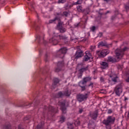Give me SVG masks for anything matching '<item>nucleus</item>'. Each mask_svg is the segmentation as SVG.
<instances>
[{
  "label": "nucleus",
  "mask_w": 129,
  "mask_h": 129,
  "mask_svg": "<svg viewBox=\"0 0 129 129\" xmlns=\"http://www.w3.org/2000/svg\"><path fill=\"white\" fill-rule=\"evenodd\" d=\"M65 121V117L62 116L60 118L58 122H59L60 123H63Z\"/></svg>",
  "instance_id": "nucleus-26"
},
{
  "label": "nucleus",
  "mask_w": 129,
  "mask_h": 129,
  "mask_svg": "<svg viewBox=\"0 0 129 129\" xmlns=\"http://www.w3.org/2000/svg\"><path fill=\"white\" fill-rule=\"evenodd\" d=\"M66 53H67V48L63 47L59 50L57 53V55L60 56V57H63L64 54H66Z\"/></svg>",
  "instance_id": "nucleus-8"
},
{
  "label": "nucleus",
  "mask_w": 129,
  "mask_h": 129,
  "mask_svg": "<svg viewBox=\"0 0 129 129\" xmlns=\"http://www.w3.org/2000/svg\"><path fill=\"white\" fill-rule=\"evenodd\" d=\"M107 113L108 114L112 113V110L111 109H108Z\"/></svg>",
  "instance_id": "nucleus-41"
},
{
  "label": "nucleus",
  "mask_w": 129,
  "mask_h": 129,
  "mask_svg": "<svg viewBox=\"0 0 129 129\" xmlns=\"http://www.w3.org/2000/svg\"><path fill=\"white\" fill-rule=\"evenodd\" d=\"M93 85H94V83L92 82H90V84L88 85V87H91V88H93Z\"/></svg>",
  "instance_id": "nucleus-30"
},
{
  "label": "nucleus",
  "mask_w": 129,
  "mask_h": 129,
  "mask_svg": "<svg viewBox=\"0 0 129 129\" xmlns=\"http://www.w3.org/2000/svg\"><path fill=\"white\" fill-rule=\"evenodd\" d=\"M48 60L46 59H45V62H47Z\"/></svg>",
  "instance_id": "nucleus-56"
},
{
  "label": "nucleus",
  "mask_w": 129,
  "mask_h": 129,
  "mask_svg": "<svg viewBox=\"0 0 129 129\" xmlns=\"http://www.w3.org/2000/svg\"><path fill=\"white\" fill-rule=\"evenodd\" d=\"M98 46L99 47H103V46L107 47V43L105 42V41H101L99 43Z\"/></svg>",
  "instance_id": "nucleus-20"
},
{
  "label": "nucleus",
  "mask_w": 129,
  "mask_h": 129,
  "mask_svg": "<svg viewBox=\"0 0 129 129\" xmlns=\"http://www.w3.org/2000/svg\"><path fill=\"white\" fill-rule=\"evenodd\" d=\"M66 10H69V9H70V7H69V4H67L66 5Z\"/></svg>",
  "instance_id": "nucleus-43"
},
{
  "label": "nucleus",
  "mask_w": 129,
  "mask_h": 129,
  "mask_svg": "<svg viewBox=\"0 0 129 129\" xmlns=\"http://www.w3.org/2000/svg\"><path fill=\"white\" fill-rule=\"evenodd\" d=\"M78 26H79V23L75 24V26L76 27H78Z\"/></svg>",
  "instance_id": "nucleus-47"
},
{
  "label": "nucleus",
  "mask_w": 129,
  "mask_h": 129,
  "mask_svg": "<svg viewBox=\"0 0 129 129\" xmlns=\"http://www.w3.org/2000/svg\"><path fill=\"white\" fill-rule=\"evenodd\" d=\"M69 15V13L68 12L64 11L61 14V17H66L67 18L68 17V15Z\"/></svg>",
  "instance_id": "nucleus-25"
},
{
  "label": "nucleus",
  "mask_w": 129,
  "mask_h": 129,
  "mask_svg": "<svg viewBox=\"0 0 129 129\" xmlns=\"http://www.w3.org/2000/svg\"><path fill=\"white\" fill-rule=\"evenodd\" d=\"M67 0H58L59 4H64V3H66Z\"/></svg>",
  "instance_id": "nucleus-35"
},
{
  "label": "nucleus",
  "mask_w": 129,
  "mask_h": 129,
  "mask_svg": "<svg viewBox=\"0 0 129 129\" xmlns=\"http://www.w3.org/2000/svg\"><path fill=\"white\" fill-rule=\"evenodd\" d=\"M63 67H64V61H58L57 62V67L55 69V72H60Z\"/></svg>",
  "instance_id": "nucleus-7"
},
{
  "label": "nucleus",
  "mask_w": 129,
  "mask_h": 129,
  "mask_svg": "<svg viewBox=\"0 0 129 129\" xmlns=\"http://www.w3.org/2000/svg\"><path fill=\"white\" fill-rule=\"evenodd\" d=\"M90 94V92H88L87 93L83 94H79L77 95V99L79 102H82L85 100H87V98Z\"/></svg>",
  "instance_id": "nucleus-4"
},
{
  "label": "nucleus",
  "mask_w": 129,
  "mask_h": 129,
  "mask_svg": "<svg viewBox=\"0 0 129 129\" xmlns=\"http://www.w3.org/2000/svg\"><path fill=\"white\" fill-rule=\"evenodd\" d=\"M11 125H8V126H5V128L6 129H11Z\"/></svg>",
  "instance_id": "nucleus-42"
},
{
  "label": "nucleus",
  "mask_w": 129,
  "mask_h": 129,
  "mask_svg": "<svg viewBox=\"0 0 129 129\" xmlns=\"http://www.w3.org/2000/svg\"><path fill=\"white\" fill-rule=\"evenodd\" d=\"M44 44H46V43L45 42H44Z\"/></svg>",
  "instance_id": "nucleus-57"
},
{
  "label": "nucleus",
  "mask_w": 129,
  "mask_h": 129,
  "mask_svg": "<svg viewBox=\"0 0 129 129\" xmlns=\"http://www.w3.org/2000/svg\"><path fill=\"white\" fill-rule=\"evenodd\" d=\"M100 80L101 82H104V81H105V79L102 77H101L100 78Z\"/></svg>",
  "instance_id": "nucleus-39"
},
{
  "label": "nucleus",
  "mask_w": 129,
  "mask_h": 129,
  "mask_svg": "<svg viewBox=\"0 0 129 129\" xmlns=\"http://www.w3.org/2000/svg\"><path fill=\"white\" fill-rule=\"evenodd\" d=\"M42 125L41 124H38L37 125V127L36 128V129H40L42 127Z\"/></svg>",
  "instance_id": "nucleus-40"
},
{
  "label": "nucleus",
  "mask_w": 129,
  "mask_h": 129,
  "mask_svg": "<svg viewBox=\"0 0 129 129\" xmlns=\"http://www.w3.org/2000/svg\"><path fill=\"white\" fill-rule=\"evenodd\" d=\"M97 54L99 57L103 58V57H105L106 55L109 54V50L108 49H104L102 51H97Z\"/></svg>",
  "instance_id": "nucleus-6"
},
{
  "label": "nucleus",
  "mask_w": 129,
  "mask_h": 129,
  "mask_svg": "<svg viewBox=\"0 0 129 129\" xmlns=\"http://www.w3.org/2000/svg\"><path fill=\"white\" fill-rule=\"evenodd\" d=\"M70 94H71V93H70V92H69L68 90L64 91L63 93L64 96H70Z\"/></svg>",
  "instance_id": "nucleus-24"
},
{
  "label": "nucleus",
  "mask_w": 129,
  "mask_h": 129,
  "mask_svg": "<svg viewBox=\"0 0 129 129\" xmlns=\"http://www.w3.org/2000/svg\"><path fill=\"white\" fill-rule=\"evenodd\" d=\"M98 116V111L97 110H96L92 114H91V117L93 118L94 120L97 118V117Z\"/></svg>",
  "instance_id": "nucleus-14"
},
{
  "label": "nucleus",
  "mask_w": 129,
  "mask_h": 129,
  "mask_svg": "<svg viewBox=\"0 0 129 129\" xmlns=\"http://www.w3.org/2000/svg\"><path fill=\"white\" fill-rule=\"evenodd\" d=\"M82 111H83V110L82 109L79 110L80 113H82Z\"/></svg>",
  "instance_id": "nucleus-45"
},
{
  "label": "nucleus",
  "mask_w": 129,
  "mask_h": 129,
  "mask_svg": "<svg viewBox=\"0 0 129 129\" xmlns=\"http://www.w3.org/2000/svg\"><path fill=\"white\" fill-rule=\"evenodd\" d=\"M45 57H48V55L46 54V55H45Z\"/></svg>",
  "instance_id": "nucleus-54"
},
{
  "label": "nucleus",
  "mask_w": 129,
  "mask_h": 129,
  "mask_svg": "<svg viewBox=\"0 0 129 129\" xmlns=\"http://www.w3.org/2000/svg\"><path fill=\"white\" fill-rule=\"evenodd\" d=\"M99 14L101 16V15H102V13H99Z\"/></svg>",
  "instance_id": "nucleus-55"
},
{
  "label": "nucleus",
  "mask_w": 129,
  "mask_h": 129,
  "mask_svg": "<svg viewBox=\"0 0 129 129\" xmlns=\"http://www.w3.org/2000/svg\"><path fill=\"white\" fill-rule=\"evenodd\" d=\"M82 41V42H88V37L84 38Z\"/></svg>",
  "instance_id": "nucleus-37"
},
{
  "label": "nucleus",
  "mask_w": 129,
  "mask_h": 129,
  "mask_svg": "<svg viewBox=\"0 0 129 129\" xmlns=\"http://www.w3.org/2000/svg\"><path fill=\"white\" fill-rule=\"evenodd\" d=\"M56 16H57L58 18H59V19H60V17L61 16L62 17V14L61 13H56Z\"/></svg>",
  "instance_id": "nucleus-36"
},
{
  "label": "nucleus",
  "mask_w": 129,
  "mask_h": 129,
  "mask_svg": "<svg viewBox=\"0 0 129 129\" xmlns=\"http://www.w3.org/2000/svg\"><path fill=\"white\" fill-rule=\"evenodd\" d=\"M85 54L86 56L90 57V58H91V57H92V54H91L90 52H89L88 51H87L85 52Z\"/></svg>",
  "instance_id": "nucleus-28"
},
{
  "label": "nucleus",
  "mask_w": 129,
  "mask_h": 129,
  "mask_svg": "<svg viewBox=\"0 0 129 129\" xmlns=\"http://www.w3.org/2000/svg\"><path fill=\"white\" fill-rule=\"evenodd\" d=\"M59 79L57 78H54L53 80V84H52V87L53 88H55L56 87V85L59 83Z\"/></svg>",
  "instance_id": "nucleus-18"
},
{
  "label": "nucleus",
  "mask_w": 129,
  "mask_h": 129,
  "mask_svg": "<svg viewBox=\"0 0 129 129\" xmlns=\"http://www.w3.org/2000/svg\"><path fill=\"white\" fill-rule=\"evenodd\" d=\"M58 21L59 22H61V20H60V17L56 16L54 19L49 20V24H52V23H54L55 21Z\"/></svg>",
  "instance_id": "nucleus-16"
},
{
  "label": "nucleus",
  "mask_w": 129,
  "mask_h": 129,
  "mask_svg": "<svg viewBox=\"0 0 129 129\" xmlns=\"http://www.w3.org/2000/svg\"><path fill=\"white\" fill-rule=\"evenodd\" d=\"M124 100H125H125H127V98L125 97V98H124Z\"/></svg>",
  "instance_id": "nucleus-50"
},
{
  "label": "nucleus",
  "mask_w": 129,
  "mask_h": 129,
  "mask_svg": "<svg viewBox=\"0 0 129 129\" xmlns=\"http://www.w3.org/2000/svg\"><path fill=\"white\" fill-rule=\"evenodd\" d=\"M83 3V0H78L77 2L73 3L74 6H77V5H81Z\"/></svg>",
  "instance_id": "nucleus-23"
},
{
  "label": "nucleus",
  "mask_w": 129,
  "mask_h": 129,
  "mask_svg": "<svg viewBox=\"0 0 129 129\" xmlns=\"http://www.w3.org/2000/svg\"><path fill=\"white\" fill-rule=\"evenodd\" d=\"M95 49V46H91L90 48V50H91V52H93L94 49Z\"/></svg>",
  "instance_id": "nucleus-33"
},
{
  "label": "nucleus",
  "mask_w": 129,
  "mask_h": 129,
  "mask_svg": "<svg viewBox=\"0 0 129 129\" xmlns=\"http://www.w3.org/2000/svg\"><path fill=\"white\" fill-rule=\"evenodd\" d=\"M83 85H85V84H82L80 82H79V86H80V87H81L82 91H85V90H86V87H85V86Z\"/></svg>",
  "instance_id": "nucleus-17"
},
{
  "label": "nucleus",
  "mask_w": 129,
  "mask_h": 129,
  "mask_svg": "<svg viewBox=\"0 0 129 129\" xmlns=\"http://www.w3.org/2000/svg\"><path fill=\"white\" fill-rule=\"evenodd\" d=\"M127 48L124 47L122 49L118 48L115 51L116 56L114 57L112 56H108L106 61L108 62H110L111 63H115L118 62L123 57L124 54V51H126Z\"/></svg>",
  "instance_id": "nucleus-1"
},
{
  "label": "nucleus",
  "mask_w": 129,
  "mask_h": 129,
  "mask_svg": "<svg viewBox=\"0 0 129 129\" xmlns=\"http://www.w3.org/2000/svg\"><path fill=\"white\" fill-rule=\"evenodd\" d=\"M114 18H115V16H113V17H112V20H113V19H114Z\"/></svg>",
  "instance_id": "nucleus-51"
},
{
  "label": "nucleus",
  "mask_w": 129,
  "mask_h": 129,
  "mask_svg": "<svg viewBox=\"0 0 129 129\" xmlns=\"http://www.w3.org/2000/svg\"><path fill=\"white\" fill-rule=\"evenodd\" d=\"M77 10L79 13L83 12V8H82V6L81 5L78 6L77 7Z\"/></svg>",
  "instance_id": "nucleus-21"
},
{
  "label": "nucleus",
  "mask_w": 129,
  "mask_h": 129,
  "mask_svg": "<svg viewBox=\"0 0 129 129\" xmlns=\"http://www.w3.org/2000/svg\"><path fill=\"white\" fill-rule=\"evenodd\" d=\"M88 70V66L86 67V68H82L79 70V72L83 74V72H85V71H87Z\"/></svg>",
  "instance_id": "nucleus-19"
},
{
  "label": "nucleus",
  "mask_w": 129,
  "mask_h": 129,
  "mask_svg": "<svg viewBox=\"0 0 129 129\" xmlns=\"http://www.w3.org/2000/svg\"><path fill=\"white\" fill-rule=\"evenodd\" d=\"M80 65H81V66H82L83 65V64L82 63V64H78V66H80Z\"/></svg>",
  "instance_id": "nucleus-53"
},
{
  "label": "nucleus",
  "mask_w": 129,
  "mask_h": 129,
  "mask_svg": "<svg viewBox=\"0 0 129 129\" xmlns=\"http://www.w3.org/2000/svg\"><path fill=\"white\" fill-rule=\"evenodd\" d=\"M68 128H73V125L72 123L70 122H68Z\"/></svg>",
  "instance_id": "nucleus-31"
},
{
  "label": "nucleus",
  "mask_w": 129,
  "mask_h": 129,
  "mask_svg": "<svg viewBox=\"0 0 129 129\" xmlns=\"http://www.w3.org/2000/svg\"><path fill=\"white\" fill-rule=\"evenodd\" d=\"M108 13H109V11H107V12L105 14V15H107V14H108Z\"/></svg>",
  "instance_id": "nucleus-49"
},
{
  "label": "nucleus",
  "mask_w": 129,
  "mask_h": 129,
  "mask_svg": "<svg viewBox=\"0 0 129 129\" xmlns=\"http://www.w3.org/2000/svg\"><path fill=\"white\" fill-rule=\"evenodd\" d=\"M96 29V28L95 27V26H93V27H92V28H91V30L92 32H94V31H95Z\"/></svg>",
  "instance_id": "nucleus-38"
},
{
  "label": "nucleus",
  "mask_w": 129,
  "mask_h": 129,
  "mask_svg": "<svg viewBox=\"0 0 129 129\" xmlns=\"http://www.w3.org/2000/svg\"><path fill=\"white\" fill-rule=\"evenodd\" d=\"M83 74H81V73H79L78 74V78L79 79H81V78H82V75H83Z\"/></svg>",
  "instance_id": "nucleus-32"
},
{
  "label": "nucleus",
  "mask_w": 129,
  "mask_h": 129,
  "mask_svg": "<svg viewBox=\"0 0 129 129\" xmlns=\"http://www.w3.org/2000/svg\"><path fill=\"white\" fill-rule=\"evenodd\" d=\"M99 37H102V32H100L99 34Z\"/></svg>",
  "instance_id": "nucleus-44"
},
{
  "label": "nucleus",
  "mask_w": 129,
  "mask_h": 129,
  "mask_svg": "<svg viewBox=\"0 0 129 129\" xmlns=\"http://www.w3.org/2000/svg\"><path fill=\"white\" fill-rule=\"evenodd\" d=\"M75 125H80V121H79V120L76 121L75 122Z\"/></svg>",
  "instance_id": "nucleus-34"
},
{
  "label": "nucleus",
  "mask_w": 129,
  "mask_h": 129,
  "mask_svg": "<svg viewBox=\"0 0 129 129\" xmlns=\"http://www.w3.org/2000/svg\"><path fill=\"white\" fill-rule=\"evenodd\" d=\"M64 97V94L62 92H59L56 95L57 98Z\"/></svg>",
  "instance_id": "nucleus-22"
},
{
  "label": "nucleus",
  "mask_w": 129,
  "mask_h": 129,
  "mask_svg": "<svg viewBox=\"0 0 129 129\" xmlns=\"http://www.w3.org/2000/svg\"><path fill=\"white\" fill-rule=\"evenodd\" d=\"M62 25H63V22H59L57 25V29L60 33H65V32H66V29L62 26Z\"/></svg>",
  "instance_id": "nucleus-9"
},
{
  "label": "nucleus",
  "mask_w": 129,
  "mask_h": 129,
  "mask_svg": "<svg viewBox=\"0 0 129 129\" xmlns=\"http://www.w3.org/2000/svg\"><path fill=\"white\" fill-rule=\"evenodd\" d=\"M104 2H106V3H108V2H110V0H104Z\"/></svg>",
  "instance_id": "nucleus-48"
},
{
  "label": "nucleus",
  "mask_w": 129,
  "mask_h": 129,
  "mask_svg": "<svg viewBox=\"0 0 129 129\" xmlns=\"http://www.w3.org/2000/svg\"><path fill=\"white\" fill-rule=\"evenodd\" d=\"M123 86V84L122 83H120L115 86L114 91L117 96H120V94L122 93Z\"/></svg>",
  "instance_id": "nucleus-5"
},
{
  "label": "nucleus",
  "mask_w": 129,
  "mask_h": 129,
  "mask_svg": "<svg viewBox=\"0 0 129 129\" xmlns=\"http://www.w3.org/2000/svg\"><path fill=\"white\" fill-rule=\"evenodd\" d=\"M92 80V78H91V77H85L83 79L82 81L80 82H81L82 84H86L88 82L91 81Z\"/></svg>",
  "instance_id": "nucleus-12"
},
{
  "label": "nucleus",
  "mask_w": 129,
  "mask_h": 129,
  "mask_svg": "<svg viewBox=\"0 0 129 129\" xmlns=\"http://www.w3.org/2000/svg\"><path fill=\"white\" fill-rule=\"evenodd\" d=\"M100 64L101 65V69H107L109 68V64L106 61H100Z\"/></svg>",
  "instance_id": "nucleus-13"
},
{
  "label": "nucleus",
  "mask_w": 129,
  "mask_h": 129,
  "mask_svg": "<svg viewBox=\"0 0 129 129\" xmlns=\"http://www.w3.org/2000/svg\"><path fill=\"white\" fill-rule=\"evenodd\" d=\"M117 79H118V77L116 76L112 78V81H113V82H117Z\"/></svg>",
  "instance_id": "nucleus-29"
},
{
  "label": "nucleus",
  "mask_w": 129,
  "mask_h": 129,
  "mask_svg": "<svg viewBox=\"0 0 129 129\" xmlns=\"http://www.w3.org/2000/svg\"><path fill=\"white\" fill-rule=\"evenodd\" d=\"M58 105H60V109L62 113H63V114H65V113L67 112V108H66V107L65 106V103L63 102H59Z\"/></svg>",
  "instance_id": "nucleus-10"
},
{
  "label": "nucleus",
  "mask_w": 129,
  "mask_h": 129,
  "mask_svg": "<svg viewBox=\"0 0 129 129\" xmlns=\"http://www.w3.org/2000/svg\"><path fill=\"white\" fill-rule=\"evenodd\" d=\"M115 122V117L113 116H108L106 119H104L102 124L106 125L107 129H111V124H114Z\"/></svg>",
  "instance_id": "nucleus-2"
},
{
  "label": "nucleus",
  "mask_w": 129,
  "mask_h": 129,
  "mask_svg": "<svg viewBox=\"0 0 129 129\" xmlns=\"http://www.w3.org/2000/svg\"><path fill=\"white\" fill-rule=\"evenodd\" d=\"M102 91H103V90H101V93H104V92H102Z\"/></svg>",
  "instance_id": "nucleus-52"
},
{
  "label": "nucleus",
  "mask_w": 129,
  "mask_h": 129,
  "mask_svg": "<svg viewBox=\"0 0 129 129\" xmlns=\"http://www.w3.org/2000/svg\"><path fill=\"white\" fill-rule=\"evenodd\" d=\"M91 59V57H90L89 56L85 55L84 57V61H85L86 62L88 61V60H90Z\"/></svg>",
  "instance_id": "nucleus-27"
},
{
  "label": "nucleus",
  "mask_w": 129,
  "mask_h": 129,
  "mask_svg": "<svg viewBox=\"0 0 129 129\" xmlns=\"http://www.w3.org/2000/svg\"><path fill=\"white\" fill-rule=\"evenodd\" d=\"M48 110L49 111H51L53 113H57V112H58V109L57 108L55 109L54 108V107H53V106H49Z\"/></svg>",
  "instance_id": "nucleus-15"
},
{
  "label": "nucleus",
  "mask_w": 129,
  "mask_h": 129,
  "mask_svg": "<svg viewBox=\"0 0 129 129\" xmlns=\"http://www.w3.org/2000/svg\"><path fill=\"white\" fill-rule=\"evenodd\" d=\"M84 55L83 51L82 50L80 51H76L75 55H74V58L75 59H79V58H81Z\"/></svg>",
  "instance_id": "nucleus-11"
},
{
  "label": "nucleus",
  "mask_w": 129,
  "mask_h": 129,
  "mask_svg": "<svg viewBox=\"0 0 129 129\" xmlns=\"http://www.w3.org/2000/svg\"><path fill=\"white\" fill-rule=\"evenodd\" d=\"M59 37V40L62 41H67L68 40V37L66 35H58L57 36L54 34V36L49 39V43L53 44V45H57L58 44V40H57V37Z\"/></svg>",
  "instance_id": "nucleus-3"
},
{
  "label": "nucleus",
  "mask_w": 129,
  "mask_h": 129,
  "mask_svg": "<svg viewBox=\"0 0 129 129\" xmlns=\"http://www.w3.org/2000/svg\"><path fill=\"white\" fill-rule=\"evenodd\" d=\"M72 7H73V5L69 4V8H70V9H71V8H72Z\"/></svg>",
  "instance_id": "nucleus-46"
}]
</instances>
